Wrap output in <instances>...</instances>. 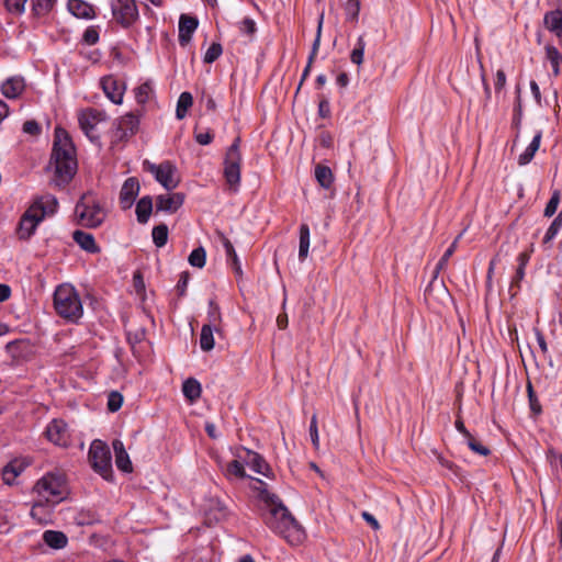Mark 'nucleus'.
Returning <instances> with one entry per match:
<instances>
[{"mask_svg":"<svg viewBox=\"0 0 562 562\" xmlns=\"http://www.w3.org/2000/svg\"><path fill=\"white\" fill-rule=\"evenodd\" d=\"M105 119L106 115L103 111L93 108L86 109L78 114L79 126L92 143H99L100 135L97 132V125Z\"/></svg>","mask_w":562,"mask_h":562,"instance_id":"7","label":"nucleus"},{"mask_svg":"<svg viewBox=\"0 0 562 562\" xmlns=\"http://www.w3.org/2000/svg\"><path fill=\"white\" fill-rule=\"evenodd\" d=\"M193 104V97L190 92H182L177 102L176 116L178 120H182L187 116L188 110Z\"/></svg>","mask_w":562,"mask_h":562,"instance_id":"35","label":"nucleus"},{"mask_svg":"<svg viewBox=\"0 0 562 562\" xmlns=\"http://www.w3.org/2000/svg\"><path fill=\"white\" fill-rule=\"evenodd\" d=\"M256 483L259 486H256L255 488L258 491V495L261 501H263L268 505L274 504L278 501L279 496L268 491L267 483H265L260 479H256Z\"/></svg>","mask_w":562,"mask_h":562,"instance_id":"40","label":"nucleus"},{"mask_svg":"<svg viewBox=\"0 0 562 562\" xmlns=\"http://www.w3.org/2000/svg\"><path fill=\"white\" fill-rule=\"evenodd\" d=\"M561 227H562V211L558 214V216L552 221L551 225L549 226V228L544 235L543 243L547 244V243L551 241L557 236V234L559 233Z\"/></svg>","mask_w":562,"mask_h":562,"instance_id":"46","label":"nucleus"},{"mask_svg":"<svg viewBox=\"0 0 562 562\" xmlns=\"http://www.w3.org/2000/svg\"><path fill=\"white\" fill-rule=\"evenodd\" d=\"M315 178L324 189H329L334 182L331 169L321 164L315 167Z\"/></svg>","mask_w":562,"mask_h":562,"instance_id":"34","label":"nucleus"},{"mask_svg":"<svg viewBox=\"0 0 562 562\" xmlns=\"http://www.w3.org/2000/svg\"><path fill=\"white\" fill-rule=\"evenodd\" d=\"M82 41L85 44L87 45H94L98 43L99 41V31L95 26H89L88 29H86L83 35H82Z\"/></svg>","mask_w":562,"mask_h":562,"instance_id":"55","label":"nucleus"},{"mask_svg":"<svg viewBox=\"0 0 562 562\" xmlns=\"http://www.w3.org/2000/svg\"><path fill=\"white\" fill-rule=\"evenodd\" d=\"M195 140L200 145H209L213 140V134L209 131L195 133Z\"/></svg>","mask_w":562,"mask_h":562,"instance_id":"64","label":"nucleus"},{"mask_svg":"<svg viewBox=\"0 0 562 562\" xmlns=\"http://www.w3.org/2000/svg\"><path fill=\"white\" fill-rule=\"evenodd\" d=\"M136 217L139 224H146L153 212V200L149 195L140 198L136 204Z\"/></svg>","mask_w":562,"mask_h":562,"instance_id":"28","label":"nucleus"},{"mask_svg":"<svg viewBox=\"0 0 562 562\" xmlns=\"http://www.w3.org/2000/svg\"><path fill=\"white\" fill-rule=\"evenodd\" d=\"M311 233L307 224H301L300 226V245H299V258L304 261L308 256Z\"/></svg>","mask_w":562,"mask_h":562,"instance_id":"33","label":"nucleus"},{"mask_svg":"<svg viewBox=\"0 0 562 562\" xmlns=\"http://www.w3.org/2000/svg\"><path fill=\"white\" fill-rule=\"evenodd\" d=\"M34 490L47 503L58 504L67 494L65 480L61 475L48 473L38 480Z\"/></svg>","mask_w":562,"mask_h":562,"instance_id":"6","label":"nucleus"},{"mask_svg":"<svg viewBox=\"0 0 562 562\" xmlns=\"http://www.w3.org/2000/svg\"><path fill=\"white\" fill-rule=\"evenodd\" d=\"M318 114L321 117L326 119L330 115L329 102L325 97H322L318 103Z\"/></svg>","mask_w":562,"mask_h":562,"instance_id":"62","label":"nucleus"},{"mask_svg":"<svg viewBox=\"0 0 562 562\" xmlns=\"http://www.w3.org/2000/svg\"><path fill=\"white\" fill-rule=\"evenodd\" d=\"M24 89L25 80L22 76L10 77L1 85V92L8 99L19 98Z\"/></svg>","mask_w":562,"mask_h":562,"instance_id":"20","label":"nucleus"},{"mask_svg":"<svg viewBox=\"0 0 562 562\" xmlns=\"http://www.w3.org/2000/svg\"><path fill=\"white\" fill-rule=\"evenodd\" d=\"M209 307H210L209 317H210L211 322L215 323L217 321H221L220 307L213 300H211L209 302Z\"/></svg>","mask_w":562,"mask_h":562,"instance_id":"63","label":"nucleus"},{"mask_svg":"<svg viewBox=\"0 0 562 562\" xmlns=\"http://www.w3.org/2000/svg\"><path fill=\"white\" fill-rule=\"evenodd\" d=\"M32 205H37L38 210H36L37 212H43L44 213V217L46 215H49V214H54L57 210V206H58V201L57 199L52 195V194H46V195H43V196H40L37 198Z\"/></svg>","mask_w":562,"mask_h":562,"instance_id":"29","label":"nucleus"},{"mask_svg":"<svg viewBox=\"0 0 562 562\" xmlns=\"http://www.w3.org/2000/svg\"><path fill=\"white\" fill-rule=\"evenodd\" d=\"M200 347L203 351H210L214 348L213 327L209 324L202 326L200 335Z\"/></svg>","mask_w":562,"mask_h":562,"instance_id":"36","label":"nucleus"},{"mask_svg":"<svg viewBox=\"0 0 562 562\" xmlns=\"http://www.w3.org/2000/svg\"><path fill=\"white\" fill-rule=\"evenodd\" d=\"M269 506L271 507L270 514L272 518L280 525V527H300L295 518L283 505L280 498H278L274 504H270Z\"/></svg>","mask_w":562,"mask_h":562,"instance_id":"19","label":"nucleus"},{"mask_svg":"<svg viewBox=\"0 0 562 562\" xmlns=\"http://www.w3.org/2000/svg\"><path fill=\"white\" fill-rule=\"evenodd\" d=\"M40 207L37 205H31L20 218L18 225V234L20 239H29L40 224L44 220V213L37 212Z\"/></svg>","mask_w":562,"mask_h":562,"instance_id":"11","label":"nucleus"},{"mask_svg":"<svg viewBox=\"0 0 562 562\" xmlns=\"http://www.w3.org/2000/svg\"><path fill=\"white\" fill-rule=\"evenodd\" d=\"M189 279H190V273L188 271H183L180 274L179 281L176 285V290H177L179 296H183L186 294Z\"/></svg>","mask_w":562,"mask_h":562,"instance_id":"59","label":"nucleus"},{"mask_svg":"<svg viewBox=\"0 0 562 562\" xmlns=\"http://www.w3.org/2000/svg\"><path fill=\"white\" fill-rule=\"evenodd\" d=\"M111 10L115 21L123 27H130L138 19L135 0H113Z\"/></svg>","mask_w":562,"mask_h":562,"instance_id":"8","label":"nucleus"},{"mask_svg":"<svg viewBox=\"0 0 562 562\" xmlns=\"http://www.w3.org/2000/svg\"><path fill=\"white\" fill-rule=\"evenodd\" d=\"M30 515L38 525H49L57 522L56 515L53 512V507L46 501L45 503H35L31 508Z\"/></svg>","mask_w":562,"mask_h":562,"instance_id":"16","label":"nucleus"},{"mask_svg":"<svg viewBox=\"0 0 562 562\" xmlns=\"http://www.w3.org/2000/svg\"><path fill=\"white\" fill-rule=\"evenodd\" d=\"M546 55L547 59L550 61L552 66V71L554 76L560 74V61L562 60V56L557 47L552 45L546 46Z\"/></svg>","mask_w":562,"mask_h":562,"instance_id":"38","label":"nucleus"},{"mask_svg":"<svg viewBox=\"0 0 562 562\" xmlns=\"http://www.w3.org/2000/svg\"><path fill=\"white\" fill-rule=\"evenodd\" d=\"M139 192V182L137 178L130 177L127 178L120 191V205L122 210H128L135 202L136 196Z\"/></svg>","mask_w":562,"mask_h":562,"instance_id":"14","label":"nucleus"},{"mask_svg":"<svg viewBox=\"0 0 562 562\" xmlns=\"http://www.w3.org/2000/svg\"><path fill=\"white\" fill-rule=\"evenodd\" d=\"M56 0H32V10L36 16L47 14L54 7Z\"/></svg>","mask_w":562,"mask_h":562,"instance_id":"42","label":"nucleus"},{"mask_svg":"<svg viewBox=\"0 0 562 562\" xmlns=\"http://www.w3.org/2000/svg\"><path fill=\"white\" fill-rule=\"evenodd\" d=\"M323 19H324V16L322 14L321 18H319V21H318L316 36H315V40H314L313 45H312V50H311L308 59H307V65H310L311 67H312V65H313V63H314V60L316 58V55H317V52H318V48H319V45H321Z\"/></svg>","mask_w":562,"mask_h":562,"instance_id":"44","label":"nucleus"},{"mask_svg":"<svg viewBox=\"0 0 562 562\" xmlns=\"http://www.w3.org/2000/svg\"><path fill=\"white\" fill-rule=\"evenodd\" d=\"M147 170L150 171L154 175L156 181L159 182L168 191L176 189L179 184V181L173 179L177 168L169 160H166L159 165L148 162Z\"/></svg>","mask_w":562,"mask_h":562,"instance_id":"9","label":"nucleus"},{"mask_svg":"<svg viewBox=\"0 0 562 562\" xmlns=\"http://www.w3.org/2000/svg\"><path fill=\"white\" fill-rule=\"evenodd\" d=\"M216 237L222 243L223 247L225 248V252L227 256V259L236 255L235 248L231 240L225 236V234L221 231L215 232Z\"/></svg>","mask_w":562,"mask_h":562,"instance_id":"54","label":"nucleus"},{"mask_svg":"<svg viewBox=\"0 0 562 562\" xmlns=\"http://www.w3.org/2000/svg\"><path fill=\"white\" fill-rule=\"evenodd\" d=\"M68 10L79 19H92L95 14L93 7L83 0H69Z\"/></svg>","mask_w":562,"mask_h":562,"instance_id":"24","label":"nucleus"},{"mask_svg":"<svg viewBox=\"0 0 562 562\" xmlns=\"http://www.w3.org/2000/svg\"><path fill=\"white\" fill-rule=\"evenodd\" d=\"M231 513L218 499H209L204 510V527L231 522Z\"/></svg>","mask_w":562,"mask_h":562,"instance_id":"10","label":"nucleus"},{"mask_svg":"<svg viewBox=\"0 0 562 562\" xmlns=\"http://www.w3.org/2000/svg\"><path fill=\"white\" fill-rule=\"evenodd\" d=\"M23 132L36 136L41 133V126L35 120H27L23 123Z\"/></svg>","mask_w":562,"mask_h":562,"instance_id":"60","label":"nucleus"},{"mask_svg":"<svg viewBox=\"0 0 562 562\" xmlns=\"http://www.w3.org/2000/svg\"><path fill=\"white\" fill-rule=\"evenodd\" d=\"M182 392L190 402H194L201 396V384L196 379L189 378L182 384Z\"/></svg>","mask_w":562,"mask_h":562,"instance_id":"31","label":"nucleus"},{"mask_svg":"<svg viewBox=\"0 0 562 562\" xmlns=\"http://www.w3.org/2000/svg\"><path fill=\"white\" fill-rule=\"evenodd\" d=\"M123 404V395L117 391H112L108 396V409L112 413L117 412Z\"/></svg>","mask_w":562,"mask_h":562,"instance_id":"50","label":"nucleus"},{"mask_svg":"<svg viewBox=\"0 0 562 562\" xmlns=\"http://www.w3.org/2000/svg\"><path fill=\"white\" fill-rule=\"evenodd\" d=\"M26 464L20 460L9 462L2 469V480L5 484L12 485L15 479L25 470Z\"/></svg>","mask_w":562,"mask_h":562,"instance_id":"26","label":"nucleus"},{"mask_svg":"<svg viewBox=\"0 0 562 562\" xmlns=\"http://www.w3.org/2000/svg\"><path fill=\"white\" fill-rule=\"evenodd\" d=\"M44 542L52 549H64L68 543L67 536L58 530L47 529L43 535Z\"/></svg>","mask_w":562,"mask_h":562,"instance_id":"27","label":"nucleus"},{"mask_svg":"<svg viewBox=\"0 0 562 562\" xmlns=\"http://www.w3.org/2000/svg\"><path fill=\"white\" fill-rule=\"evenodd\" d=\"M199 25V21L194 16H190L188 14H181L179 19V32L180 33H191L196 30Z\"/></svg>","mask_w":562,"mask_h":562,"instance_id":"39","label":"nucleus"},{"mask_svg":"<svg viewBox=\"0 0 562 562\" xmlns=\"http://www.w3.org/2000/svg\"><path fill=\"white\" fill-rule=\"evenodd\" d=\"M54 307L60 317L70 322H77L83 312L79 294L69 284H60L56 288Z\"/></svg>","mask_w":562,"mask_h":562,"instance_id":"2","label":"nucleus"},{"mask_svg":"<svg viewBox=\"0 0 562 562\" xmlns=\"http://www.w3.org/2000/svg\"><path fill=\"white\" fill-rule=\"evenodd\" d=\"M280 536L290 546H300L306 540L305 529H280Z\"/></svg>","mask_w":562,"mask_h":562,"instance_id":"32","label":"nucleus"},{"mask_svg":"<svg viewBox=\"0 0 562 562\" xmlns=\"http://www.w3.org/2000/svg\"><path fill=\"white\" fill-rule=\"evenodd\" d=\"M101 86L105 95L115 104H121L123 101V94L125 85L120 82L113 76H106L102 78Z\"/></svg>","mask_w":562,"mask_h":562,"instance_id":"17","label":"nucleus"},{"mask_svg":"<svg viewBox=\"0 0 562 562\" xmlns=\"http://www.w3.org/2000/svg\"><path fill=\"white\" fill-rule=\"evenodd\" d=\"M88 457L92 469L97 473H99L106 481L113 480L111 451L104 441L100 439L93 440L90 446Z\"/></svg>","mask_w":562,"mask_h":562,"instance_id":"5","label":"nucleus"},{"mask_svg":"<svg viewBox=\"0 0 562 562\" xmlns=\"http://www.w3.org/2000/svg\"><path fill=\"white\" fill-rule=\"evenodd\" d=\"M75 216L78 225L88 228H95L103 223L105 213L103 212L100 203L89 192L85 193L77 202L75 206Z\"/></svg>","mask_w":562,"mask_h":562,"instance_id":"3","label":"nucleus"},{"mask_svg":"<svg viewBox=\"0 0 562 562\" xmlns=\"http://www.w3.org/2000/svg\"><path fill=\"white\" fill-rule=\"evenodd\" d=\"M112 446L115 453V464L117 469L122 472L131 473L133 471V467L123 442L119 439H115Z\"/></svg>","mask_w":562,"mask_h":562,"instance_id":"22","label":"nucleus"},{"mask_svg":"<svg viewBox=\"0 0 562 562\" xmlns=\"http://www.w3.org/2000/svg\"><path fill=\"white\" fill-rule=\"evenodd\" d=\"M560 199H561L560 190H554L552 192V195H551L550 200L548 201V203L546 205L544 211H543V216L544 217H551V216L554 215V213L558 210V206H559V203H560Z\"/></svg>","mask_w":562,"mask_h":562,"instance_id":"45","label":"nucleus"},{"mask_svg":"<svg viewBox=\"0 0 562 562\" xmlns=\"http://www.w3.org/2000/svg\"><path fill=\"white\" fill-rule=\"evenodd\" d=\"M310 436L313 446L317 449L319 446L318 428H317V416L314 414L311 418L310 424Z\"/></svg>","mask_w":562,"mask_h":562,"instance_id":"58","label":"nucleus"},{"mask_svg":"<svg viewBox=\"0 0 562 562\" xmlns=\"http://www.w3.org/2000/svg\"><path fill=\"white\" fill-rule=\"evenodd\" d=\"M46 438L60 447H66L69 443V432L67 424L63 419H53L45 431Z\"/></svg>","mask_w":562,"mask_h":562,"instance_id":"13","label":"nucleus"},{"mask_svg":"<svg viewBox=\"0 0 562 562\" xmlns=\"http://www.w3.org/2000/svg\"><path fill=\"white\" fill-rule=\"evenodd\" d=\"M151 92V87L148 82H145L136 88L135 98L137 103L145 104L149 98V93Z\"/></svg>","mask_w":562,"mask_h":562,"instance_id":"51","label":"nucleus"},{"mask_svg":"<svg viewBox=\"0 0 562 562\" xmlns=\"http://www.w3.org/2000/svg\"><path fill=\"white\" fill-rule=\"evenodd\" d=\"M527 392H528V398H529V405H530V409L535 413V414H540L541 413V405L535 394V391L532 389V385L530 382H528L527 384Z\"/></svg>","mask_w":562,"mask_h":562,"instance_id":"57","label":"nucleus"},{"mask_svg":"<svg viewBox=\"0 0 562 562\" xmlns=\"http://www.w3.org/2000/svg\"><path fill=\"white\" fill-rule=\"evenodd\" d=\"M468 446L469 448L480 454V456H483V457H486L491 453V450L483 446L479 440H476L473 436H471L470 438H468Z\"/></svg>","mask_w":562,"mask_h":562,"instance_id":"52","label":"nucleus"},{"mask_svg":"<svg viewBox=\"0 0 562 562\" xmlns=\"http://www.w3.org/2000/svg\"><path fill=\"white\" fill-rule=\"evenodd\" d=\"M240 138L236 137L226 151V157L241 158L239 150Z\"/></svg>","mask_w":562,"mask_h":562,"instance_id":"61","label":"nucleus"},{"mask_svg":"<svg viewBox=\"0 0 562 562\" xmlns=\"http://www.w3.org/2000/svg\"><path fill=\"white\" fill-rule=\"evenodd\" d=\"M360 12V1L359 0H348L345 4V13L348 20L358 21Z\"/></svg>","mask_w":562,"mask_h":562,"instance_id":"48","label":"nucleus"},{"mask_svg":"<svg viewBox=\"0 0 562 562\" xmlns=\"http://www.w3.org/2000/svg\"><path fill=\"white\" fill-rule=\"evenodd\" d=\"M50 161L55 165L56 184L69 183L77 171L76 149L68 132L59 126L55 128Z\"/></svg>","mask_w":562,"mask_h":562,"instance_id":"1","label":"nucleus"},{"mask_svg":"<svg viewBox=\"0 0 562 562\" xmlns=\"http://www.w3.org/2000/svg\"><path fill=\"white\" fill-rule=\"evenodd\" d=\"M223 53L222 45L220 43H212L204 54L203 61L205 64L214 63Z\"/></svg>","mask_w":562,"mask_h":562,"instance_id":"49","label":"nucleus"},{"mask_svg":"<svg viewBox=\"0 0 562 562\" xmlns=\"http://www.w3.org/2000/svg\"><path fill=\"white\" fill-rule=\"evenodd\" d=\"M26 0H4L5 9L12 14H21L24 11Z\"/></svg>","mask_w":562,"mask_h":562,"instance_id":"53","label":"nucleus"},{"mask_svg":"<svg viewBox=\"0 0 562 562\" xmlns=\"http://www.w3.org/2000/svg\"><path fill=\"white\" fill-rule=\"evenodd\" d=\"M74 240L80 246L81 249L90 254H98L100 247L97 245L92 234L83 231H75L72 233Z\"/></svg>","mask_w":562,"mask_h":562,"instance_id":"23","label":"nucleus"},{"mask_svg":"<svg viewBox=\"0 0 562 562\" xmlns=\"http://www.w3.org/2000/svg\"><path fill=\"white\" fill-rule=\"evenodd\" d=\"M168 226L164 223L155 226L151 232L153 241L156 245V247L161 248L164 247L168 241Z\"/></svg>","mask_w":562,"mask_h":562,"instance_id":"37","label":"nucleus"},{"mask_svg":"<svg viewBox=\"0 0 562 562\" xmlns=\"http://www.w3.org/2000/svg\"><path fill=\"white\" fill-rule=\"evenodd\" d=\"M139 120L133 113H127L122 116L113 131L112 143L117 144L126 142L130 137L136 134L138 131Z\"/></svg>","mask_w":562,"mask_h":562,"instance_id":"12","label":"nucleus"},{"mask_svg":"<svg viewBox=\"0 0 562 562\" xmlns=\"http://www.w3.org/2000/svg\"><path fill=\"white\" fill-rule=\"evenodd\" d=\"M184 199L186 194L182 192L160 194L156 199V211L175 213L182 206Z\"/></svg>","mask_w":562,"mask_h":562,"instance_id":"15","label":"nucleus"},{"mask_svg":"<svg viewBox=\"0 0 562 562\" xmlns=\"http://www.w3.org/2000/svg\"><path fill=\"white\" fill-rule=\"evenodd\" d=\"M541 137H542V132L541 131L537 132V134L533 136L529 146L525 149V151L522 154L519 155L518 164L520 166H525L532 160L535 154L537 153V150L540 147Z\"/></svg>","mask_w":562,"mask_h":562,"instance_id":"30","label":"nucleus"},{"mask_svg":"<svg viewBox=\"0 0 562 562\" xmlns=\"http://www.w3.org/2000/svg\"><path fill=\"white\" fill-rule=\"evenodd\" d=\"M226 473L229 476H235L238 479H245L248 476L245 472L244 464L238 460H233L227 464Z\"/></svg>","mask_w":562,"mask_h":562,"instance_id":"47","label":"nucleus"},{"mask_svg":"<svg viewBox=\"0 0 562 562\" xmlns=\"http://www.w3.org/2000/svg\"><path fill=\"white\" fill-rule=\"evenodd\" d=\"M366 49V41L364 36L360 35L357 40L356 47L352 49L350 54V60L360 66L363 63V54Z\"/></svg>","mask_w":562,"mask_h":562,"instance_id":"41","label":"nucleus"},{"mask_svg":"<svg viewBox=\"0 0 562 562\" xmlns=\"http://www.w3.org/2000/svg\"><path fill=\"white\" fill-rule=\"evenodd\" d=\"M461 236H462V234H459L456 237V239L448 247V249L445 251L443 256L441 257V259L438 261V263L436 266L432 280L428 284V286L426 288V290L424 292L425 301L429 304L435 301H439L440 303L445 304L447 301L451 300V296H450L449 291L446 288V285L442 282L437 283L436 280L439 274V271L442 270L447 266L449 258L456 251L458 241L461 238Z\"/></svg>","mask_w":562,"mask_h":562,"instance_id":"4","label":"nucleus"},{"mask_svg":"<svg viewBox=\"0 0 562 562\" xmlns=\"http://www.w3.org/2000/svg\"><path fill=\"white\" fill-rule=\"evenodd\" d=\"M543 24L546 29L552 32L555 36L562 34V10L557 9L548 11L543 16Z\"/></svg>","mask_w":562,"mask_h":562,"instance_id":"25","label":"nucleus"},{"mask_svg":"<svg viewBox=\"0 0 562 562\" xmlns=\"http://www.w3.org/2000/svg\"><path fill=\"white\" fill-rule=\"evenodd\" d=\"M188 260L192 267L203 268L205 266V260H206L205 249L202 246L193 249L192 252L190 254Z\"/></svg>","mask_w":562,"mask_h":562,"instance_id":"43","label":"nucleus"},{"mask_svg":"<svg viewBox=\"0 0 562 562\" xmlns=\"http://www.w3.org/2000/svg\"><path fill=\"white\" fill-rule=\"evenodd\" d=\"M244 461L256 473L262 474L266 477L273 476V472H272L270 465L267 463L265 458L261 454H259L258 452H255L249 449H245Z\"/></svg>","mask_w":562,"mask_h":562,"instance_id":"18","label":"nucleus"},{"mask_svg":"<svg viewBox=\"0 0 562 562\" xmlns=\"http://www.w3.org/2000/svg\"><path fill=\"white\" fill-rule=\"evenodd\" d=\"M239 31L243 34H246L248 36H252L256 33V31H257L256 22L251 18H245L239 23Z\"/></svg>","mask_w":562,"mask_h":562,"instance_id":"56","label":"nucleus"},{"mask_svg":"<svg viewBox=\"0 0 562 562\" xmlns=\"http://www.w3.org/2000/svg\"><path fill=\"white\" fill-rule=\"evenodd\" d=\"M241 158L226 157L224 160V176L231 187L237 186L240 181Z\"/></svg>","mask_w":562,"mask_h":562,"instance_id":"21","label":"nucleus"}]
</instances>
